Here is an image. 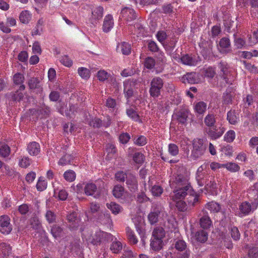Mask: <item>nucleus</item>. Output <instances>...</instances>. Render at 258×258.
<instances>
[{
	"label": "nucleus",
	"instance_id": "obj_63",
	"mask_svg": "<svg viewBox=\"0 0 258 258\" xmlns=\"http://www.w3.org/2000/svg\"><path fill=\"white\" fill-rule=\"evenodd\" d=\"M136 199L137 202L140 204L146 203L150 200V199L143 192L138 194Z\"/></svg>",
	"mask_w": 258,
	"mask_h": 258
},
{
	"label": "nucleus",
	"instance_id": "obj_32",
	"mask_svg": "<svg viewBox=\"0 0 258 258\" xmlns=\"http://www.w3.org/2000/svg\"><path fill=\"white\" fill-rule=\"evenodd\" d=\"M204 123L208 128L214 126L216 123L215 115L210 113L207 114L204 118Z\"/></svg>",
	"mask_w": 258,
	"mask_h": 258
},
{
	"label": "nucleus",
	"instance_id": "obj_38",
	"mask_svg": "<svg viewBox=\"0 0 258 258\" xmlns=\"http://www.w3.org/2000/svg\"><path fill=\"white\" fill-rule=\"evenodd\" d=\"M74 159V157L70 154H66L62 157L58 161V164L64 166L70 164Z\"/></svg>",
	"mask_w": 258,
	"mask_h": 258
},
{
	"label": "nucleus",
	"instance_id": "obj_26",
	"mask_svg": "<svg viewBox=\"0 0 258 258\" xmlns=\"http://www.w3.org/2000/svg\"><path fill=\"white\" fill-rule=\"evenodd\" d=\"M186 196L187 197L186 202L189 206L194 207L199 202V196L196 194L192 189L191 192H189Z\"/></svg>",
	"mask_w": 258,
	"mask_h": 258
},
{
	"label": "nucleus",
	"instance_id": "obj_23",
	"mask_svg": "<svg viewBox=\"0 0 258 258\" xmlns=\"http://www.w3.org/2000/svg\"><path fill=\"white\" fill-rule=\"evenodd\" d=\"M27 150L31 155L36 156L40 151V147L38 143L32 142L28 145Z\"/></svg>",
	"mask_w": 258,
	"mask_h": 258
},
{
	"label": "nucleus",
	"instance_id": "obj_42",
	"mask_svg": "<svg viewBox=\"0 0 258 258\" xmlns=\"http://www.w3.org/2000/svg\"><path fill=\"white\" fill-rule=\"evenodd\" d=\"M227 119L231 124H235L237 122L238 117L234 110H230L228 112Z\"/></svg>",
	"mask_w": 258,
	"mask_h": 258
},
{
	"label": "nucleus",
	"instance_id": "obj_29",
	"mask_svg": "<svg viewBox=\"0 0 258 258\" xmlns=\"http://www.w3.org/2000/svg\"><path fill=\"white\" fill-rule=\"evenodd\" d=\"M182 82L184 83L195 84L197 82L195 73H187L182 77Z\"/></svg>",
	"mask_w": 258,
	"mask_h": 258
},
{
	"label": "nucleus",
	"instance_id": "obj_11",
	"mask_svg": "<svg viewBox=\"0 0 258 258\" xmlns=\"http://www.w3.org/2000/svg\"><path fill=\"white\" fill-rule=\"evenodd\" d=\"M28 86L29 89L35 90L36 93L42 95L43 88L40 84V81L38 78L31 77L28 81Z\"/></svg>",
	"mask_w": 258,
	"mask_h": 258
},
{
	"label": "nucleus",
	"instance_id": "obj_17",
	"mask_svg": "<svg viewBox=\"0 0 258 258\" xmlns=\"http://www.w3.org/2000/svg\"><path fill=\"white\" fill-rule=\"evenodd\" d=\"M219 45L220 47L219 50L221 53H227L231 51L230 49L231 43L228 38L223 37L221 38L220 40Z\"/></svg>",
	"mask_w": 258,
	"mask_h": 258
},
{
	"label": "nucleus",
	"instance_id": "obj_19",
	"mask_svg": "<svg viewBox=\"0 0 258 258\" xmlns=\"http://www.w3.org/2000/svg\"><path fill=\"white\" fill-rule=\"evenodd\" d=\"M204 215L200 218L199 223L200 227L204 229H208L210 228L212 225V221L207 215L206 212L203 211Z\"/></svg>",
	"mask_w": 258,
	"mask_h": 258
},
{
	"label": "nucleus",
	"instance_id": "obj_5",
	"mask_svg": "<svg viewBox=\"0 0 258 258\" xmlns=\"http://www.w3.org/2000/svg\"><path fill=\"white\" fill-rule=\"evenodd\" d=\"M177 189L174 191V194L171 196L173 201L183 199L186 195H188L189 192H191L190 185H186L184 187H177Z\"/></svg>",
	"mask_w": 258,
	"mask_h": 258
},
{
	"label": "nucleus",
	"instance_id": "obj_9",
	"mask_svg": "<svg viewBox=\"0 0 258 258\" xmlns=\"http://www.w3.org/2000/svg\"><path fill=\"white\" fill-rule=\"evenodd\" d=\"M210 176L207 171H204L203 166H201L197 170L196 179L199 185L202 186L206 183Z\"/></svg>",
	"mask_w": 258,
	"mask_h": 258
},
{
	"label": "nucleus",
	"instance_id": "obj_12",
	"mask_svg": "<svg viewBox=\"0 0 258 258\" xmlns=\"http://www.w3.org/2000/svg\"><path fill=\"white\" fill-rule=\"evenodd\" d=\"M126 185L131 192H135L137 191L138 184L136 176L132 173H128V176L126 179Z\"/></svg>",
	"mask_w": 258,
	"mask_h": 258
},
{
	"label": "nucleus",
	"instance_id": "obj_49",
	"mask_svg": "<svg viewBox=\"0 0 258 258\" xmlns=\"http://www.w3.org/2000/svg\"><path fill=\"white\" fill-rule=\"evenodd\" d=\"M63 177L67 181L72 182L76 178V173L74 171L69 170L64 173Z\"/></svg>",
	"mask_w": 258,
	"mask_h": 258
},
{
	"label": "nucleus",
	"instance_id": "obj_58",
	"mask_svg": "<svg viewBox=\"0 0 258 258\" xmlns=\"http://www.w3.org/2000/svg\"><path fill=\"white\" fill-rule=\"evenodd\" d=\"M230 234L233 240L237 241L240 239V234L238 229L236 227H233L231 228Z\"/></svg>",
	"mask_w": 258,
	"mask_h": 258
},
{
	"label": "nucleus",
	"instance_id": "obj_64",
	"mask_svg": "<svg viewBox=\"0 0 258 258\" xmlns=\"http://www.w3.org/2000/svg\"><path fill=\"white\" fill-rule=\"evenodd\" d=\"M248 255L250 258H258V248L253 247L250 248L248 250Z\"/></svg>",
	"mask_w": 258,
	"mask_h": 258
},
{
	"label": "nucleus",
	"instance_id": "obj_59",
	"mask_svg": "<svg viewBox=\"0 0 258 258\" xmlns=\"http://www.w3.org/2000/svg\"><path fill=\"white\" fill-rule=\"evenodd\" d=\"M234 45L238 49L242 48L245 45V41L240 37L237 38L236 37V35L234 34Z\"/></svg>",
	"mask_w": 258,
	"mask_h": 258
},
{
	"label": "nucleus",
	"instance_id": "obj_36",
	"mask_svg": "<svg viewBox=\"0 0 258 258\" xmlns=\"http://www.w3.org/2000/svg\"><path fill=\"white\" fill-rule=\"evenodd\" d=\"M10 147L5 143H0V155L3 157H7L10 154Z\"/></svg>",
	"mask_w": 258,
	"mask_h": 258
},
{
	"label": "nucleus",
	"instance_id": "obj_21",
	"mask_svg": "<svg viewBox=\"0 0 258 258\" xmlns=\"http://www.w3.org/2000/svg\"><path fill=\"white\" fill-rule=\"evenodd\" d=\"M113 25L114 22L112 16L108 15L105 16L102 26L103 31L105 33L108 32L113 28Z\"/></svg>",
	"mask_w": 258,
	"mask_h": 258
},
{
	"label": "nucleus",
	"instance_id": "obj_48",
	"mask_svg": "<svg viewBox=\"0 0 258 258\" xmlns=\"http://www.w3.org/2000/svg\"><path fill=\"white\" fill-rule=\"evenodd\" d=\"M176 43V41L173 39L166 41L164 46L167 51L171 53L175 47Z\"/></svg>",
	"mask_w": 258,
	"mask_h": 258
},
{
	"label": "nucleus",
	"instance_id": "obj_54",
	"mask_svg": "<svg viewBox=\"0 0 258 258\" xmlns=\"http://www.w3.org/2000/svg\"><path fill=\"white\" fill-rule=\"evenodd\" d=\"M213 43L211 40H208L205 42H202L201 47H203L207 53L210 54L212 52Z\"/></svg>",
	"mask_w": 258,
	"mask_h": 258
},
{
	"label": "nucleus",
	"instance_id": "obj_2",
	"mask_svg": "<svg viewBox=\"0 0 258 258\" xmlns=\"http://www.w3.org/2000/svg\"><path fill=\"white\" fill-rule=\"evenodd\" d=\"M164 85L162 79L159 77L153 78L150 83L149 93L154 98H158L161 95V92Z\"/></svg>",
	"mask_w": 258,
	"mask_h": 258
},
{
	"label": "nucleus",
	"instance_id": "obj_20",
	"mask_svg": "<svg viewBox=\"0 0 258 258\" xmlns=\"http://www.w3.org/2000/svg\"><path fill=\"white\" fill-rule=\"evenodd\" d=\"M25 89V86L24 85H21L19 89L13 92L10 93L9 96H11L12 100L14 101H20L23 99L24 95L22 93V91L24 90Z\"/></svg>",
	"mask_w": 258,
	"mask_h": 258
},
{
	"label": "nucleus",
	"instance_id": "obj_8",
	"mask_svg": "<svg viewBox=\"0 0 258 258\" xmlns=\"http://www.w3.org/2000/svg\"><path fill=\"white\" fill-rule=\"evenodd\" d=\"M258 204H253L252 206L247 202H244L241 203L239 206V216L243 217L248 215L250 212L255 210Z\"/></svg>",
	"mask_w": 258,
	"mask_h": 258
},
{
	"label": "nucleus",
	"instance_id": "obj_25",
	"mask_svg": "<svg viewBox=\"0 0 258 258\" xmlns=\"http://www.w3.org/2000/svg\"><path fill=\"white\" fill-rule=\"evenodd\" d=\"M50 232L55 239L63 236V228L57 224H54L51 226Z\"/></svg>",
	"mask_w": 258,
	"mask_h": 258
},
{
	"label": "nucleus",
	"instance_id": "obj_13",
	"mask_svg": "<svg viewBox=\"0 0 258 258\" xmlns=\"http://www.w3.org/2000/svg\"><path fill=\"white\" fill-rule=\"evenodd\" d=\"M220 70V76L228 84H232V81L229 78V71L228 70V66L226 62L221 61L218 65Z\"/></svg>",
	"mask_w": 258,
	"mask_h": 258
},
{
	"label": "nucleus",
	"instance_id": "obj_60",
	"mask_svg": "<svg viewBox=\"0 0 258 258\" xmlns=\"http://www.w3.org/2000/svg\"><path fill=\"white\" fill-rule=\"evenodd\" d=\"M144 65L146 68L151 70L154 67L155 65V61L153 58L151 57H148L145 60Z\"/></svg>",
	"mask_w": 258,
	"mask_h": 258
},
{
	"label": "nucleus",
	"instance_id": "obj_50",
	"mask_svg": "<svg viewBox=\"0 0 258 258\" xmlns=\"http://www.w3.org/2000/svg\"><path fill=\"white\" fill-rule=\"evenodd\" d=\"M79 75L84 79H88L90 76V72L85 68H80L78 70Z\"/></svg>",
	"mask_w": 258,
	"mask_h": 258
},
{
	"label": "nucleus",
	"instance_id": "obj_56",
	"mask_svg": "<svg viewBox=\"0 0 258 258\" xmlns=\"http://www.w3.org/2000/svg\"><path fill=\"white\" fill-rule=\"evenodd\" d=\"M168 152L170 155L175 156L178 154V147L174 144H170L168 145Z\"/></svg>",
	"mask_w": 258,
	"mask_h": 258
},
{
	"label": "nucleus",
	"instance_id": "obj_34",
	"mask_svg": "<svg viewBox=\"0 0 258 258\" xmlns=\"http://www.w3.org/2000/svg\"><path fill=\"white\" fill-rule=\"evenodd\" d=\"M165 232L164 229L162 227H156L152 233V238L155 239H160L162 240L165 236Z\"/></svg>",
	"mask_w": 258,
	"mask_h": 258
},
{
	"label": "nucleus",
	"instance_id": "obj_10",
	"mask_svg": "<svg viewBox=\"0 0 258 258\" xmlns=\"http://www.w3.org/2000/svg\"><path fill=\"white\" fill-rule=\"evenodd\" d=\"M136 85V81L126 80L123 83V91L125 96L128 100L134 95L135 86Z\"/></svg>",
	"mask_w": 258,
	"mask_h": 258
},
{
	"label": "nucleus",
	"instance_id": "obj_55",
	"mask_svg": "<svg viewBox=\"0 0 258 258\" xmlns=\"http://www.w3.org/2000/svg\"><path fill=\"white\" fill-rule=\"evenodd\" d=\"M20 21L24 24L28 23L30 20L31 16L29 13L25 11H23L20 15Z\"/></svg>",
	"mask_w": 258,
	"mask_h": 258
},
{
	"label": "nucleus",
	"instance_id": "obj_7",
	"mask_svg": "<svg viewBox=\"0 0 258 258\" xmlns=\"http://www.w3.org/2000/svg\"><path fill=\"white\" fill-rule=\"evenodd\" d=\"M0 231L5 234H9L12 230V225L10 224V219L7 215H3L0 217Z\"/></svg>",
	"mask_w": 258,
	"mask_h": 258
},
{
	"label": "nucleus",
	"instance_id": "obj_22",
	"mask_svg": "<svg viewBox=\"0 0 258 258\" xmlns=\"http://www.w3.org/2000/svg\"><path fill=\"white\" fill-rule=\"evenodd\" d=\"M174 182L177 184V187H184L186 185H190L187 177L181 174H177L175 176Z\"/></svg>",
	"mask_w": 258,
	"mask_h": 258
},
{
	"label": "nucleus",
	"instance_id": "obj_35",
	"mask_svg": "<svg viewBox=\"0 0 258 258\" xmlns=\"http://www.w3.org/2000/svg\"><path fill=\"white\" fill-rule=\"evenodd\" d=\"M124 187L119 184L115 185L112 190L113 195L116 198H121L124 194Z\"/></svg>",
	"mask_w": 258,
	"mask_h": 258
},
{
	"label": "nucleus",
	"instance_id": "obj_30",
	"mask_svg": "<svg viewBox=\"0 0 258 258\" xmlns=\"http://www.w3.org/2000/svg\"><path fill=\"white\" fill-rule=\"evenodd\" d=\"M150 246L152 249L155 251H159L163 246V240L160 239L152 238Z\"/></svg>",
	"mask_w": 258,
	"mask_h": 258
},
{
	"label": "nucleus",
	"instance_id": "obj_37",
	"mask_svg": "<svg viewBox=\"0 0 258 258\" xmlns=\"http://www.w3.org/2000/svg\"><path fill=\"white\" fill-rule=\"evenodd\" d=\"M206 109L207 104L203 101L198 102L194 107L195 111L200 114H203L206 111Z\"/></svg>",
	"mask_w": 258,
	"mask_h": 258
},
{
	"label": "nucleus",
	"instance_id": "obj_45",
	"mask_svg": "<svg viewBox=\"0 0 258 258\" xmlns=\"http://www.w3.org/2000/svg\"><path fill=\"white\" fill-rule=\"evenodd\" d=\"M126 112L127 116L133 120L136 121H138L140 120V116L137 112L132 108L127 109Z\"/></svg>",
	"mask_w": 258,
	"mask_h": 258
},
{
	"label": "nucleus",
	"instance_id": "obj_41",
	"mask_svg": "<svg viewBox=\"0 0 258 258\" xmlns=\"http://www.w3.org/2000/svg\"><path fill=\"white\" fill-rule=\"evenodd\" d=\"M126 235L127 238L132 244H136L137 243L138 240L134 232L129 227L126 229Z\"/></svg>",
	"mask_w": 258,
	"mask_h": 258
},
{
	"label": "nucleus",
	"instance_id": "obj_15",
	"mask_svg": "<svg viewBox=\"0 0 258 258\" xmlns=\"http://www.w3.org/2000/svg\"><path fill=\"white\" fill-rule=\"evenodd\" d=\"M103 8L101 6L96 8L92 11V16L90 18V23L95 25L103 16Z\"/></svg>",
	"mask_w": 258,
	"mask_h": 258
},
{
	"label": "nucleus",
	"instance_id": "obj_27",
	"mask_svg": "<svg viewBox=\"0 0 258 258\" xmlns=\"http://www.w3.org/2000/svg\"><path fill=\"white\" fill-rule=\"evenodd\" d=\"M180 61L183 64L190 66H195L197 64L196 59L189 54H185L181 56Z\"/></svg>",
	"mask_w": 258,
	"mask_h": 258
},
{
	"label": "nucleus",
	"instance_id": "obj_51",
	"mask_svg": "<svg viewBox=\"0 0 258 258\" xmlns=\"http://www.w3.org/2000/svg\"><path fill=\"white\" fill-rule=\"evenodd\" d=\"M133 160L137 164H142L145 160L144 155L141 152L135 153L133 157Z\"/></svg>",
	"mask_w": 258,
	"mask_h": 258
},
{
	"label": "nucleus",
	"instance_id": "obj_24",
	"mask_svg": "<svg viewBox=\"0 0 258 258\" xmlns=\"http://www.w3.org/2000/svg\"><path fill=\"white\" fill-rule=\"evenodd\" d=\"M97 190V186L94 183H87L84 187V192L87 196H94V197L97 198L99 195H94Z\"/></svg>",
	"mask_w": 258,
	"mask_h": 258
},
{
	"label": "nucleus",
	"instance_id": "obj_52",
	"mask_svg": "<svg viewBox=\"0 0 258 258\" xmlns=\"http://www.w3.org/2000/svg\"><path fill=\"white\" fill-rule=\"evenodd\" d=\"M110 77V74L104 70H100L98 72L97 78L100 81L104 82Z\"/></svg>",
	"mask_w": 258,
	"mask_h": 258
},
{
	"label": "nucleus",
	"instance_id": "obj_4",
	"mask_svg": "<svg viewBox=\"0 0 258 258\" xmlns=\"http://www.w3.org/2000/svg\"><path fill=\"white\" fill-rule=\"evenodd\" d=\"M137 14L135 10L131 7H125L122 8L120 12V18L131 22L137 18Z\"/></svg>",
	"mask_w": 258,
	"mask_h": 258
},
{
	"label": "nucleus",
	"instance_id": "obj_6",
	"mask_svg": "<svg viewBox=\"0 0 258 258\" xmlns=\"http://www.w3.org/2000/svg\"><path fill=\"white\" fill-rule=\"evenodd\" d=\"M205 132L212 140H216L221 137L225 132L223 127H217L214 125L210 128H205Z\"/></svg>",
	"mask_w": 258,
	"mask_h": 258
},
{
	"label": "nucleus",
	"instance_id": "obj_14",
	"mask_svg": "<svg viewBox=\"0 0 258 258\" xmlns=\"http://www.w3.org/2000/svg\"><path fill=\"white\" fill-rule=\"evenodd\" d=\"M30 228L34 230L37 233L42 234L44 232L42 229L41 223L37 216L34 215L30 219Z\"/></svg>",
	"mask_w": 258,
	"mask_h": 258
},
{
	"label": "nucleus",
	"instance_id": "obj_31",
	"mask_svg": "<svg viewBox=\"0 0 258 258\" xmlns=\"http://www.w3.org/2000/svg\"><path fill=\"white\" fill-rule=\"evenodd\" d=\"M195 237L198 241L204 243L207 240L208 233L204 230H200L196 232Z\"/></svg>",
	"mask_w": 258,
	"mask_h": 258
},
{
	"label": "nucleus",
	"instance_id": "obj_47",
	"mask_svg": "<svg viewBox=\"0 0 258 258\" xmlns=\"http://www.w3.org/2000/svg\"><path fill=\"white\" fill-rule=\"evenodd\" d=\"M223 167L226 168L231 172H236L240 169V167L235 163L229 162L227 164H222Z\"/></svg>",
	"mask_w": 258,
	"mask_h": 258
},
{
	"label": "nucleus",
	"instance_id": "obj_61",
	"mask_svg": "<svg viewBox=\"0 0 258 258\" xmlns=\"http://www.w3.org/2000/svg\"><path fill=\"white\" fill-rule=\"evenodd\" d=\"M127 176L128 173H125L123 171H118L115 173V178L118 181L124 182Z\"/></svg>",
	"mask_w": 258,
	"mask_h": 258
},
{
	"label": "nucleus",
	"instance_id": "obj_3",
	"mask_svg": "<svg viewBox=\"0 0 258 258\" xmlns=\"http://www.w3.org/2000/svg\"><path fill=\"white\" fill-rule=\"evenodd\" d=\"M165 211L164 208L159 204H155L148 216V219L151 225L158 222L159 219L164 216Z\"/></svg>",
	"mask_w": 258,
	"mask_h": 258
},
{
	"label": "nucleus",
	"instance_id": "obj_18",
	"mask_svg": "<svg viewBox=\"0 0 258 258\" xmlns=\"http://www.w3.org/2000/svg\"><path fill=\"white\" fill-rule=\"evenodd\" d=\"M67 220L71 229H75L79 226L80 220L77 217V214L76 212H73L68 215Z\"/></svg>",
	"mask_w": 258,
	"mask_h": 258
},
{
	"label": "nucleus",
	"instance_id": "obj_1",
	"mask_svg": "<svg viewBox=\"0 0 258 258\" xmlns=\"http://www.w3.org/2000/svg\"><path fill=\"white\" fill-rule=\"evenodd\" d=\"M192 149L189 158L191 160H196L201 158L205 153L207 145L202 139H195L192 141Z\"/></svg>",
	"mask_w": 258,
	"mask_h": 258
},
{
	"label": "nucleus",
	"instance_id": "obj_46",
	"mask_svg": "<svg viewBox=\"0 0 258 258\" xmlns=\"http://www.w3.org/2000/svg\"><path fill=\"white\" fill-rule=\"evenodd\" d=\"M122 248L121 243L118 241H115L112 242L110 246V250L114 253H118Z\"/></svg>",
	"mask_w": 258,
	"mask_h": 258
},
{
	"label": "nucleus",
	"instance_id": "obj_53",
	"mask_svg": "<svg viewBox=\"0 0 258 258\" xmlns=\"http://www.w3.org/2000/svg\"><path fill=\"white\" fill-rule=\"evenodd\" d=\"M45 217L49 223L55 222L56 216L55 214L51 210H47L45 214Z\"/></svg>",
	"mask_w": 258,
	"mask_h": 258
},
{
	"label": "nucleus",
	"instance_id": "obj_39",
	"mask_svg": "<svg viewBox=\"0 0 258 258\" xmlns=\"http://www.w3.org/2000/svg\"><path fill=\"white\" fill-rule=\"evenodd\" d=\"M206 208L211 212L217 213L219 212L221 207L219 204L215 202H211L207 203Z\"/></svg>",
	"mask_w": 258,
	"mask_h": 258
},
{
	"label": "nucleus",
	"instance_id": "obj_57",
	"mask_svg": "<svg viewBox=\"0 0 258 258\" xmlns=\"http://www.w3.org/2000/svg\"><path fill=\"white\" fill-rule=\"evenodd\" d=\"M235 138V133L234 131L230 130L224 136V140L228 143L232 142Z\"/></svg>",
	"mask_w": 258,
	"mask_h": 258
},
{
	"label": "nucleus",
	"instance_id": "obj_40",
	"mask_svg": "<svg viewBox=\"0 0 258 258\" xmlns=\"http://www.w3.org/2000/svg\"><path fill=\"white\" fill-rule=\"evenodd\" d=\"M0 250L4 256H8L11 253L12 247L8 243H1L0 244Z\"/></svg>",
	"mask_w": 258,
	"mask_h": 258
},
{
	"label": "nucleus",
	"instance_id": "obj_44",
	"mask_svg": "<svg viewBox=\"0 0 258 258\" xmlns=\"http://www.w3.org/2000/svg\"><path fill=\"white\" fill-rule=\"evenodd\" d=\"M174 247L176 250L180 251H182L183 250L185 251L186 248V244L185 242L181 239H177L174 242Z\"/></svg>",
	"mask_w": 258,
	"mask_h": 258
},
{
	"label": "nucleus",
	"instance_id": "obj_62",
	"mask_svg": "<svg viewBox=\"0 0 258 258\" xmlns=\"http://www.w3.org/2000/svg\"><path fill=\"white\" fill-rule=\"evenodd\" d=\"M38 112L44 116L47 117L50 114V109L46 105L42 104L41 108L38 110Z\"/></svg>",
	"mask_w": 258,
	"mask_h": 258
},
{
	"label": "nucleus",
	"instance_id": "obj_16",
	"mask_svg": "<svg viewBox=\"0 0 258 258\" xmlns=\"http://www.w3.org/2000/svg\"><path fill=\"white\" fill-rule=\"evenodd\" d=\"M189 110L186 108H182L177 111L175 116L177 120L180 123L184 124L188 116Z\"/></svg>",
	"mask_w": 258,
	"mask_h": 258
},
{
	"label": "nucleus",
	"instance_id": "obj_33",
	"mask_svg": "<svg viewBox=\"0 0 258 258\" xmlns=\"http://www.w3.org/2000/svg\"><path fill=\"white\" fill-rule=\"evenodd\" d=\"M117 50H120L123 54L128 55L131 53V47L128 43L123 42L117 46Z\"/></svg>",
	"mask_w": 258,
	"mask_h": 258
},
{
	"label": "nucleus",
	"instance_id": "obj_28",
	"mask_svg": "<svg viewBox=\"0 0 258 258\" xmlns=\"http://www.w3.org/2000/svg\"><path fill=\"white\" fill-rule=\"evenodd\" d=\"M106 207L114 215H117L122 211V208L118 204L114 202H111L106 204Z\"/></svg>",
	"mask_w": 258,
	"mask_h": 258
},
{
	"label": "nucleus",
	"instance_id": "obj_43",
	"mask_svg": "<svg viewBox=\"0 0 258 258\" xmlns=\"http://www.w3.org/2000/svg\"><path fill=\"white\" fill-rule=\"evenodd\" d=\"M251 6L250 13L252 16L258 15V0H248Z\"/></svg>",
	"mask_w": 258,
	"mask_h": 258
}]
</instances>
